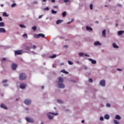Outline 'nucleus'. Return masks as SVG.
<instances>
[{"mask_svg": "<svg viewBox=\"0 0 124 124\" xmlns=\"http://www.w3.org/2000/svg\"><path fill=\"white\" fill-rule=\"evenodd\" d=\"M24 103L25 104H26V105H30V104H31V100L30 99H26L24 101Z\"/></svg>", "mask_w": 124, "mask_h": 124, "instance_id": "20e7f679", "label": "nucleus"}, {"mask_svg": "<svg viewBox=\"0 0 124 124\" xmlns=\"http://www.w3.org/2000/svg\"><path fill=\"white\" fill-rule=\"evenodd\" d=\"M86 30L87 31H93V29L89 26L86 27Z\"/></svg>", "mask_w": 124, "mask_h": 124, "instance_id": "412c9836", "label": "nucleus"}, {"mask_svg": "<svg viewBox=\"0 0 124 124\" xmlns=\"http://www.w3.org/2000/svg\"><path fill=\"white\" fill-rule=\"evenodd\" d=\"M2 61H3V62H5V61H6V58H3V59H2Z\"/></svg>", "mask_w": 124, "mask_h": 124, "instance_id": "a18cd8bd", "label": "nucleus"}, {"mask_svg": "<svg viewBox=\"0 0 124 124\" xmlns=\"http://www.w3.org/2000/svg\"><path fill=\"white\" fill-rule=\"evenodd\" d=\"M113 123H114V124H119V122H118V121L116 120H114L113 121Z\"/></svg>", "mask_w": 124, "mask_h": 124, "instance_id": "bb28decb", "label": "nucleus"}, {"mask_svg": "<svg viewBox=\"0 0 124 124\" xmlns=\"http://www.w3.org/2000/svg\"><path fill=\"white\" fill-rule=\"evenodd\" d=\"M102 36L103 37H106V30H104L102 31Z\"/></svg>", "mask_w": 124, "mask_h": 124, "instance_id": "9d476101", "label": "nucleus"}, {"mask_svg": "<svg viewBox=\"0 0 124 124\" xmlns=\"http://www.w3.org/2000/svg\"><path fill=\"white\" fill-rule=\"evenodd\" d=\"M117 70L118 71H122V69H119V68H118Z\"/></svg>", "mask_w": 124, "mask_h": 124, "instance_id": "864d4df0", "label": "nucleus"}, {"mask_svg": "<svg viewBox=\"0 0 124 124\" xmlns=\"http://www.w3.org/2000/svg\"><path fill=\"white\" fill-rule=\"evenodd\" d=\"M112 46L114 48H116V49H118V48H119V46H117V45L115 43H113Z\"/></svg>", "mask_w": 124, "mask_h": 124, "instance_id": "dca6fc26", "label": "nucleus"}, {"mask_svg": "<svg viewBox=\"0 0 124 124\" xmlns=\"http://www.w3.org/2000/svg\"><path fill=\"white\" fill-rule=\"evenodd\" d=\"M100 121H103V117H101L100 118Z\"/></svg>", "mask_w": 124, "mask_h": 124, "instance_id": "c03bdc74", "label": "nucleus"}, {"mask_svg": "<svg viewBox=\"0 0 124 124\" xmlns=\"http://www.w3.org/2000/svg\"><path fill=\"white\" fill-rule=\"evenodd\" d=\"M63 64H64V63H62L61 64V65H63Z\"/></svg>", "mask_w": 124, "mask_h": 124, "instance_id": "69168bd1", "label": "nucleus"}, {"mask_svg": "<svg viewBox=\"0 0 124 124\" xmlns=\"http://www.w3.org/2000/svg\"><path fill=\"white\" fill-rule=\"evenodd\" d=\"M11 6H12V7H14L15 6H16V3H13V4H12Z\"/></svg>", "mask_w": 124, "mask_h": 124, "instance_id": "473e14b6", "label": "nucleus"}, {"mask_svg": "<svg viewBox=\"0 0 124 124\" xmlns=\"http://www.w3.org/2000/svg\"><path fill=\"white\" fill-rule=\"evenodd\" d=\"M4 87H8V84L5 83L3 84Z\"/></svg>", "mask_w": 124, "mask_h": 124, "instance_id": "ea45409f", "label": "nucleus"}, {"mask_svg": "<svg viewBox=\"0 0 124 124\" xmlns=\"http://www.w3.org/2000/svg\"><path fill=\"white\" fill-rule=\"evenodd\" d=\"M51 2H55V0H51Z\"/></svg>", "mask_w": 124, "mask_h": 124, "instance_id": "bf43d9fd", "label": "nucleus"}, {"mask_svg": "<svg viewBox=\"0 0 124 124\" xmlns=\"http://www.w3.org/2000/svg\"><path fill=\"white\" fill-rule=\"evenodd\" d=\"M68 62L69 64H70V65H72V64H73V62L70 61H68Z\"/></svg>", "mask_w": 124, "mask_h": 124, "instance_id": "c85d7f7f", "label": "nucleus"}, {"mask_svg": "<svg viewBox=\"0 0 124 124\" xmlns=\"http://www.w3.org/2000/svg\"><path fill=\"white\" fill-rule=\"evenodd\" d=\"M115 119L116 120H121V116L119 115H116L115 116Z\"/></svg>", "mask_w": 124, "mask_h": 124, "instance_id": "a211bd4d", "label": "nucleus"}, {"mask_svg": "<svg viewBox=\"0 0 124 124\" xmlns=\"http://www.w3.org/2000/svg\"><path fill=\"white\" fill-rule=\"evenodd\" d=\"M11 67L13 70H16V68H17V64L15 63H13L11 65Z\"/></svg>", "mask_w": 124, "mask_h": 124, "instance_id": "423d86ee", "label": "nucleus"}, {"mask_svg": "<svg viewBox=\"0 0 124 124\" xmlns=\"http://www.w3.org/2000/svg\"><path fill=\"white\" fill-rule=\"evenodd\" d=\"M104 118L106 119V120H109V119H110V116H109L108 114H106L104 116Z\"/></svg>", "mask_w": 124, "mask_h": 124, "instance_id": "ddd939ff", "label": "nucleus"}, {"mask_svg": "<svg viewBox=\"0 0 124 124\" xmlns=\"http://www.w3.org/2000/svg\"><path fill=\"white\" fill-rule=\"evenodd\" d=\"M62 16L63 17H65V16H66V12H63L62 13Z\"/></svg>", "mask_w": 124, "mask_h": 124, "instance_id": "b1692460", "label": "nucleus"}, {"mask_svg": "<svg viewBox=\"0 0 124 124\" xmlns=\"http://www.w3.org/2000/svg\"><path fill=\"white\" fill-rule=\"evenodd\" d=\"M40 36H41V37L44 38V37H45V35H44V34L39 33L38 35H37L36 34H34V35L33 36L34 38H39L40 37Z\"/></svg>", "mask_w": 124, "mask_h": 124, "instance_id": "7ed1b4c3", "label": "nucleus"}, {"mask_svg": "<svg viewBox=\"0 0 124 124\" xmlns=\"http://www.w3.org/2000/svg\"><path fill=\"white\" fill-rule=\"evenodd\" d=\"M46 0H43V1L44 2H45V1H46Z\"/></svg>", "mask_w": 124, "mask_h": 124, "instance_id": "0e129e2a", "label": "nucleus"}, {"mask_svg": "<svg viewBox=\"0 0 124 124\" xmlns=\"http://www.w3.org/2000/svg\"><path fill=\"white\" fill-rule=\"evenodd\" d=\"M0 21H2V18L1 16H0Z\"/></svg>", "mask_w": 124, "mask_h": 124, "instance_id": "4d7b16f0", "label": "nucleus"}, {"mask_svg": "<svg viewBox=\"0 0 124 124\" xmlns=\"http://www.w3.org/2000/svg\"><path fill=\"white\" fill-rule=\"evenodd\" d=\"M59 8V6H58V5L53 6V8Z\"/></svg>", "mask_w": 124, "mask_h": 124, "instance_id": "79ce46f5", "label": "nucleus"}, {"mask_svg": "<svg viewBox=\"0 0 124 124\" xmlns=\"http://www.w3.org/2000/svg\"><path fill=\"white\" fill-rule=\"evenodd\" d=\"M57 102H58V103H62V101L61 100H57Z\"/></svg>", "mask_w": 124, "mask_h": 124, "instance_id": "2f4dec72", "label": "nucleus"}, {"mask_svg": "<svg viewBox=\"0 0 124 124\" xmlns=\"http://www.w3.org/2000/svg\"><path fill=\"white\" fill-rule=\"evenodd\" d=\"M47 117L49 120H53V118H54L53 116H51L50 115L47 114Z\"/></svg>", "mask_w": 124, "mask_h": 124, "instance_id": "aec40b11", "label": "nucleus"}, {"mask_svg": "<svg viewBox=\"0 0 124 124\" xmlns=\"http://www.w3.org/2000/svg\"><path fill=\"white\" fill-rule=\"evenodd\" d=\"M107 107H110V106H111V105H110V104H109V103H107Z\"/></svg>", "mask_w": 124, "mask_h": 124, "instance_id": "a19ab883", "label": "nucleus"}, {"mask_svg": "<svg viewBox=\"0 0 124 124\" xmlns=\"http://www.w3.org/2000/svg\"><path fill=\"white\" fill-rule=\"evenodd\" d=\"M89 82L90 83H93V79H92V78H89Z\"/></svg>", "mask_w": 124, "mask_h": 124, "instance_id": "c9c22d12", "label": "nucleus"}, {"mask_svg": "<svg viewBox=\"0 0 124 124\" xmlns=\"http://www.w3.org/2000/svg\"><path fill=\"white\" fill-rule=\"evenodd\" d=\"M44 10H46V11H48L49 10V7H47L46 8H44Z\"/></svg>", "mask_w": 124, "mask_h": 124, "instance_id": "72a5a7b5", "label": "nucleus"}, {"mask_svg": "<svg viewBox=\"0 0 124 124\" xmlns=\"http://www.w3.org/2000/svg\"><path fill=\"white\" fill-rule=\"evenodd\" d=\"M89 61H90V62H91L93 64H95V63H96V61L95 60H93L91 58H90Z\"/></svg>", "mask_w": 124, "mask_h": 124, "instance_id": "f8f14e48", "label": "nucleus"}, {"mask_svg": "<svg viewBox=\"0 0 124 124\" xmlns=\"http://www.w3.org/2000/svg\"><path fill=\"white\" fill-rule=\"evenodd\" d=\"M0 27H4V23L0 22Z\"/></svg>", "mask_w": 124, "mask_h": 124, "instance_id": "cd10ccee", "label": "nucleus"}, {"mask_svg": "<svg viewBox=\"0 0 124 124\" xmlns=\"http://www.w3.org/2000/svg\"><path fill=\"white\" fill-rule=\"evenodd\" d=\"M85 57H89V55H87V54H85Z\"/></svg>", "mask_w": 124, "mask_h": 124, "instance_id": "052dcab7", "label": "nucleus"}, {"mask_svg": "<svg viewBox=\"0 0 124 124\" xmlns=\"http://www.w3.org/2000/svg\"><path fill=\"white\" fill-rule=\"evenodd\" d=\"M68 1H69L68 0H64V2H68Z\"/></svg>", "mask_w": 124, "mask_h": 124, "instance_id": "49530a36", "label": "nucleus"}, {"mask_svg": "<svg viewBox=\"0 0 124 124\" xmlns=\"http://www.w3.org/2000/svg\"><path fill=\"white\" fill-rule=\"evenodd\" d=\"M26 120L27 122H28V123H33L34 122V121L33 120V119L30 118L26 117Z\"/></svg>", "mask_w": 124, "mask_h": 124, "instance_id": "0eeeda50", "label": "nucleus"}, {"mask_svg": "<svg viewBox=\"0 0 124 124\" xmlns=\"http://www.w3.org/2000/svg\"><path fill=\"white\" fill-rule=\"evenodd\" d=\"M32 29L34 31H35L36 30V27L33 26V27H32Z\"/></svg>", "mask_w": 124, "mask_h": 124, "instance_id": "4c0bfd02", "label": "nucleus"}, {"mask_svg": "<svg viewBox=\"0 0 124 124\" xmlns=\"http://www.w3.org/2000/svg\"><path fill=\"white\" fill-rule=\"evenodd\" d=\"M81 123H82V124H84V123H85V121L82 120V121H81Z\"/></svg>", "mask_w": 124, "mask_h": 124, "instance_id": "13d9d810", "label": "nucleus"}, {"mask_svg": "<svg viewBox=\"0 0 124 124\" xmlns=\"http://www.w3.org/2000/svg\"><path fill=\"white\" fill-rule=\"evenodd\" d=\"M49 113L51 114V115H54V116H58V115H59V113H58L50 112Z\"/></svg>", "mask_w": 124, "mask_h": 124, "instance_id": "4be33fe9", "label": "nucleus"}, {"mask_svg": "<svg viewBox=\"0 0 124 124\" xmlns=\"http://www.w3.org/2000/svg\"><path fill=\"white\" fill-rule=\"evenodd\" d=\"M93 5L92 3H91L90 5V9H93Z\"/></svg>", "mask_w": 124, "mask_h": 124, "instance_id": "f704fd0d", "label": "nucleus"}, {"mask_svg": "<svg viewBox=\"0 0 124 124\" xmlns=\"http://www.w3.org/2000/svg\"><path fill=\"white\" fill-rule=\"evenodd\" d=\"M123 33H124V31H118V34L119 35H122Z\"/></svg>", "mask_w": 124, "mask_h": 124, "instance_id": "4468645a", "label": "nucleus"}, {"mask_svg": "<svg viewBox=\"0 0 124 124\" xmlns=\"http://www.w3.org/2000/svg\"><path fill=\"white\" fill-rule=\"evenodd\" d=\"M64 48H67V47H68L67 46H64Z\"/></svg>", "mask_w": 124, "mask_h": 124, "instance_id": "6e6d98bb", "label": "nucleus"}, {"mask_svg": "<svg viewBox=\"0 0 124 124\" xmlns=\"http://www.w3.org/2000/svg\"><path fill=\"white\" fill-rule=\"evenodd\" d=\"M58 79V88H59L60 89H63V88H64V84H62V83L63 82V79H62V78L60 77Z\"/></svg>", "mask_w": 124, "mask_h": 124, "instance_id": "f257e3e1", "label": "nucleus"}, {"mask_svg": "<svg viewBox=\"0 0 124 124\" xmlns=\"http://www.w3.org/2000/svg\"><path fill=\"white\" fill-rule=\"evenodd\" d=\"M6 82H7V80L6 79H4L2 81V83H6Z\"/></svg>", "mask_w": 124, "mask_h": 124, "instance_id": "58836bf2", "label": "nucleus"}, {"mask_svg": "<svg viewBox=\"0 0 124 124\" xmlns=\"http://www.w3.org/2000/svg\"><path fill=\"white\" fill-rule=\"evenodd\" d=\"M73 21H74V19H72L71 22H73Z\"/></svg>", "mask_w": 124, "mask_h": 124, "instance_id": "e2e57ef3", "label": "nucleus"}, {"mask_svg": "<svg viewBox=\"0 0 124 124\" xmlns=\"http://www.w3.org/2000/svg\"><path fill=\"white\" fill-rule=\"evenodd\" d=\"M15 55H22V50H18L15 51Z\"/></svg>", "mask_w": 124, "mask_h": 124, "instance_id": "39448f33", "label": "nucleus"}, {"mask_svg": "<svg viewBox=\"0 0 124 124\" xmlns=\"http://www.w3.org/2000/svg\"><path fill=\"white\" fill-rule=\"evenodd\" d=\"M61 72H62V73H64L65 72V70H62L61 71Z\"/></svg>", "mask_w": 124, "mask_h": 124, "instance_id": "37998d69", "label": "nucleus"}, {"mask_svg": "<svg viewBox=\"0 0 124 124\" xmlns=\"http://www.w3.org/2000/svg\"><path fill=\"white\" fill-rule=\"evenodd\" d=\"M56 57H57V55H56L55 54L52 55V56L50 57V59H55V58H56Z\"/></svg>", "mask_w": 124, "mask_h": 124, "instance_id": "a878e982", "label": "nucleus"}, {"mask_svg": "<svg viewBox=\"0 0 124 124\" xmlns=\"http://www.w3.org/2000/svg\"><path fill=\"white\" fill-rule=\"evenodd\" d=\"M27 34H24L23 35V37H25V36H27Z\"/></svg>", "mask_w": 124, "mask_h": 124, "instance_id": "09e8293b", "label": "nucleus"}, {"mask_svg": "<svg viewBox=\"0 0 124 124\" xmlns=\"http://www.w3.org/2000/svg\"><path fill=\"white\" fill-rule=\"evenodd\" d=\"M65 74H68V72L65 71V73H64Z\"/></svg>", "mask_w": 124, "mask_h": 124, "instance_id": "3c124183", "label": "nucleus"}, {"mask_svg": "<svg viewBox=\"0 0 124 124\" xmlns=\"http://www.w3.org/2000/svg\"><path fill=\"white\" fill-rule=\"evenodd\" d=\"M62 20H60V19H59V20H58L57 21L56 24H57V25H59V24H61V23H62Z\"/></svg>", "mask_w": 124, "mask_h": 124, "instance_id": "6ab92c4d", "label": "nucleus"}, {"mask_svg": "<svg viewBox=\"0 0 124 124\" xmlns=\"http://www.w3.org/2000/svg\"><path fill=\"white\" fill-rule=\"evenodd\" d=\"M42 16H43L42 15L39 16L38 17L39 19H40V18H42Z\"/></svg>", "mask_w": 124, "mask_h": 124, "instance_id": "8fccbe9b", "label": "nucleus"}, {"mask_svg": "<svg viewBox=\"0 0 124 124\" xmlns=\"http://www.w3.org/2000/svg\"><path fill=\"white\" fill-rule=\"evenodd\" d=\"M0 32H6V31H5V29L4 28H0Z\"/></svg>", "mask_w": 124, "mask_h": 124, "instance_id": "2eb2a0df", "label": "nucleus"}, {"mask_svg": "<svg viewBox=\"0 0 124 124\" xmlns=\"http://www.w3.org/2000/svg\"><path fill=\"white\" fill-rule=\"evenodd\" d=\"M95 23H96V24H98V21H97L95 22Z\"/></svg>", "mask_w": 124, "mask_h": 124, "instance_id": "774afa93", "label": "nucleus"}, {"mask_svg": "<svg viewBox=\"0 0 124 124\" xmlns=\"http://www.w3.org/2000/svg\"><path fill=\"white\" fill-rule=\"evenodd\" d=\"M0 107H1V108H2L3 109H5V110H7V107H6V106H5L3 104H1Z\"/></svg>", "mask_w": 124, "mask_h": 124, "instance_id": "9b49d317", "label": "nucleus"}, {"mask_svg": "<svg viewBox=\"0 0 124 124\" xmlns=\"http://www.w3.org/2000/svg\"><path fill=\"white\" fill-rule=\"evenodd\" d=\"M84 56V53H79V57H83Z\"/></svg>", "mask_w": 124, "mask_h": 124, "instance_id": "c756f323", "label": "nucleus"}, {"mask_svg": "<svg viewBox=\"0 0 124 124\" xmlns=\"http://www.w3.org/2000/svg\"><path fill=\"white\" fill-rule=\"evenodd\" d=\"M3 16H6V17H7L8 16L6 14V13H3Z\"/></svg>", "mask_w": 124, "mask_h": 124, "instance_id": "e433bc0d", "label": "nucleus"}, {"mask_svg": "<svg viewBox=\"0 0 124 124\" xmlns=\"http://www.w3.org/2000/svg\"><path fill=\"white\" fill-rule=\"evenodd\" d=\"M71 22H68V25H69V24H70Z\"/></svg>", "mask_w": 124, "mask_h": 124, "instance_id": "338daca9", "label": "nucleus"}, {"mask_svg": "<svg viewBox=\"0 0 124 124\" xmlns=\"http://www.w3.org/2000/svg\"><path fill=\"white\" fill-rule=\"evenodd\" d=\"M94 45L95 46H97V45H101V44H100V43H99V42L97 41L94 43Z\"/></svg>", "mask_w": 124, "mask_h": 124, "instance_id": "f3484780", "label": "nucleus"}, {"mask_svg": "<svg viewBox=\"0 0 124 124\" xmlns=\"http://www.w3.org/2000/svg\"><path fill=\"white\" fill-rule=\"evenodd\" d=\"M19 27H20V28H25V25H24L23 24H20L19 25Z\"/></svg>", "mask_w": 124, "mask_h": 124, "instance_id": "7c9ffc66", "label": "nucleus"}, {"mask_svg": "<svg viewBox=\"0 0 124 124\" xmlns=\"http://www.w3.org/2000/svg\"><path fill=\"white\" fill-rule=\"evenodd\" d=\"M100 86H102V87H104V86H105V80H102L100 82Z\"/></svg>", "mask_w": 124, "mask_h": 124, "instance_id": "6e6552de", "label": "nucleus"}, {"mask_svg": "<svg viewBox=\"0 0 124 124\" xmlns=\"http://www.w3.org/2000/svg\"><path fill=\"white\" fill-rule=\"evenodd\" d=\"M51 13H52V14H57V11H56L54 10H52Z\"/></svg>", "mask_w": 124, "mask_h": 124, "instance_id": "5701e85b", "label": "nucleus"}, {"mask_svg": "<svg viewBox=\"0 0 124 124\" xmlns=\"http://www.w3.org/2000/svg\"><path fill=\"white\" fill-rule=\"evenodd\" d=\"M26 49L27 50V51H30V50H31V46H26Z\"/></svg>", "mask_w": 124, "mask_h": 124, "instance_id": "393cba45", "label": "nucleus"}, {"mask_svg": "<svg viewBox=\"0 0 124 124\" xmlns=\"http://www.w3.org/2000/svg\"><path fill=\"white\" fill-rule=\"evenodd\" d=\"M56 64H53V65H52V67H56Z\"/></svg>", "mask_w": 124, "mask_h": 124, "instance_id": "de8ad7c7", "label": "nucleus"}, {"mask_svg": "<svg viewBox=\"0 0 124 124\" xmlns=\"http://www.w3.org/2000/svg\"><path fill=\"white\" fill-rule=\"evenodd\" d=\"M26 86L27 84H21L20 85V89H25Z\"/></svg>", "mask_w": 124, "mask_h": 124, "instance_id": "1a4fd4ad", "label": "nucleus"}, {"mask_svg": "<svg viewBox=\"0 0 124 124\" xmlns=\"http://www.w3.org/2000/svg\"><path fill=\"white\" fill-rule=\"evenodd\" d=\"M19 79L21 81H23V80H26L27 79V75L24 73H22L19 74Z\"/></svg>", "mask_w": 124, "mask_h": 124, "instance_id": "f03ea898", "label": "nucleus"}, {"mask_svg": "<svg viewBox=\"0 0 124 124\" xmlns=\"http://www.w3.org/2000/svg\"><path fill=\"white\" fill-rule=\"evenodd\" d=\"M35 48H36V46H35V45H34L33 46V49H35Z\"/></svg>", "mask_w": 124, "mask_h": 124, "instance_id": "603ef678", "label": "nucleus"}, {"mask_svg": "<svg viewBox=\"0 0 124 124\" xmlns=\"http://www.w3.org/2000/svg\"><path fill=\"white\" fill-rule=\"evenodd\" d=\"M117 6H122V5L120 4H117Z\"/></svg>", "mask_w": 124, "mask_h": 124, "instance_id": "5fc2aeb1", "label": "nucleus"}, {"mask_svg": "<svg viewBox=\"0 0 124 124\" xmlns=\"http://www.w3.org/2000/svg\"><path fill=\"white\" fill-rule=\"evenodd\" d=\"M41 88L42 89V90H43V89H44V86H42Z\"/></svg>", "mask_w": 124, "mask_h": 124, "instance_id": "680f3d73", "label": "nucleus"}]
</instances>
